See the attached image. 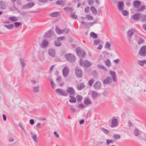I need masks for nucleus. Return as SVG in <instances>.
<instances>
[{"mask_svg": "<svg viewBox=\"0 0 146 146\" xmlns=\"http://www.w3.org/2000/svg\"><path fill=\"white\" fill-rule=\"evenodd\" d=\"M27 5L28 6V7H29V8L30 9V8H32L34 6V4L33 2H31L29 3H28Z\"/></svg>", "mask_w": 146, "mask_h": 146, "instance_id": "obj_48", "label": "nucleus"}, {"mask_svg": "<svg viewBox=\"0 0 146 146\" xmlns=\"http://www.w3.org/2000/svg\"><path fill=\"white\" fill-rule=\"evenodd\" d=\"M141 4V2L140 1L136 0L133 1V6L135 8L139 7Z\"/></svg>", "mask_w": 146, "mask_h": 146, "instance_id": "obj_17", "label": "nucleus"}, {"mask_svg": "<svg viewBox=\"0 0 146 146\" xmlns=\"http://www.w3.org/2000/svg\"><path fill=\"white\" fill-rule=\"evenodd\" d=\"M141 13H136L132 16V19L135 21H139L140 20Z\"/></svg>", "mask_w": 146, "mask_h": 146, "instance_id": "obj_10", "label": "nucleus"}, {"mask_svg": "<svg viewBox=\"0 0 146 146\" xmlns=\"http://www.w3.org/2000/svg\"><path fill=\"white\" fill-rule=\"evenodd\" d=\"M88 4L90 5H92L94 3V0H88Z\"/></svg>", "mask_w": 146, "mask_h": 146, "instance_id": "obj_53", "label": "nucleus"}, {"mask_svg": "<svg viewBox=\"0 0 146 146\" xmlns=\"http://www.w3.org/2000/svg\"><path fill=\"white\" fill-rule=\"evenodd\" d=\"M18 12L19 13L23 15H26L27 14V13L25 12H21L20 11H19Z\"/></svg>", "mask_w": 146, "mask_h": 146, "instance_id": "obj_60", "label": "nucleus"}, {"mask_svg": "<svg viewBox=\"0 0 146 146\" xmlns=\"http://www.w3.org/2000/svg\"><path fill=\"white\" fill-rule=\"evenodd\" d=\"M76 52L78 55L81 57H83L86 55V53L85 52H82L81 48L78 47L76 48Z\"/></svg>", "mask_w": 146, "mask_h": 146, "instance_id": "obj_6", "label": "nucleus"}, {"mask_svg": "<svg viewBox=\"0 0 146 146\" xmlns=\"http://www.w3.org/2000/svg\"><path fill=\"white\" fill-rule=\"evenodd\" d=\"M91 94L94 100L96 99L99 94L95 91H92L91 92Z\"/></svg>", "mask_w": 146, "mask_h": 146, "instance_id": "obj_20", "label": "nucleus"}, {"mask_svg": "<svg viewBox=\"0 0 146 146\" xmlns=\"http://www.w3.org/2000/svg\"><path fill=\"white\" fill-rule=\"evenodd\" d=\"M54 33L52 30H50L48 33L44 35V36L46 38H50L54 35Z\"/></svg>", "mask_w": 146, "mask_h": 146, "instance_id": "obj_15", "label": "nucleus"}, {"mask_svg": "<svg viewBox=\"0 0 146 146\" xmlns=\"http://www.w3.org/2000/svg\"><path fill=\"white\" fill-rule=\"evenodd\" d=\"M78 106L79 108H82L85 107V105H84L83 104H79Z\"/></svg>", "mask_w": 146, "mask_h": 146, "instance_id": "obj_64", "label": "nucleus"}, {"mask_svg": "<svg viewBox=\"0 0 146 146\" xmlns=\"http://www.w3.org/2000/svg\"><path fill=\"white\" fill-rule=\"evenodd\" d=\"M20 64L22 66L23 68V67L25 66V60H24L22 58H20Z\"/></svg>", "mask_w": 146, "mask_h": 146, "instance_id": "obj_43", "label": "nucleus"}, {"mask_svg": "<svg viewBox=\"0 0 146 146\" xmlns=\"http://www.w3.org/2000/svg\"><path fill=\"white\" fill-rule=\"evenodd\" d=\"M90 36L94 38H96L97 37V35L93 32H92L90 33Z\"/></svg>", "mask_w": 146, "mask_h": 146, "instance_id": "obj_40", "label": "nucleus"}, {"mask_svg": "<svg viewBox=\"0 0 146 146\" xmlns=\"http://www.w3.org/2000/svg\"><path fill=\"white\" fill-rule=\"evenodd\" d=\"M80 65L81 66L88 68L91 65V63L87 60H84L82 59H80Z\"/></svg>", "mask_w": 146, "mask_h": 146, "instance_id": "obj_2", "label": "nucleus"}, {"mask_svg": "<svg viewBox=\"0 0 146 146\" xmlns=\"http://www.w3.org/2000/svg\"><path fill=\"white\" fill-rule=\"evenodd\" d=\"M94 82V80L93 79L90 80L88 82V84L90 86H92L93 83Z\"/></svg>", "mask_w": 146, "mask_h": 146, "instance_id": "obj_54", "label": "nucleus"}, {"mask_svg": "<svg viewBox=\"0 0 146 146\" xmlns=\"http://www.w3.org/2000/svg\"><path fill=\"white\" fill-rule=\"evenodd\" d=\"M141 21L143 22H146V15L141 13V16L140 17Z\"/></svg>", "mask_w": 146, "mask_h": 146, "instance_id": "obj_25", "label": "nucleus"}, {"mask_svg": "<svg viewBox=\"0 0 146 146\" xmlns=\"http://www.w3.org/2000/svg\"><path fill=\"white\" fill-rule=\"evenodd\" d=\"M65 38L64 36H62L57 38V40L59 41H61L62 40L65 39Z\"/></svg>", "mask_w": 146, "mask_h": 146, "instance_id": "obj_55", "label": "nucleus"}, {"mask_svg": "<svg viewBox=\"0 0 146 146\" xmlns=\"http://www.w3.org/2000/svg\"><path fill=\"white\" fill-rule=\"evenodd\" d=\"M70 97L71 99L69 100V101L71 103H75L76 102V100L75 98L71 96H70Z\"/></svg>", "mask_w": 146, "mask_h": 146, "instance_id": "obj_38", "label": "nucleus"}, {"mask_svg": "<svg viewBox=\"0 0 146 146\" xmlns=\"http://www.w3.org/2000/svg\"><path fill=\"white\" fill-rule=\"evenodd\" d=\"M119 12L121 13V14L123 16H126L128 15L129 12L127 10H124L123 9L122 11H120Z\"/></svg>", "mask_w": 146, "mask_h": 146, "instance_id": "obj_30", "label": "nucleus"}, {"mask_svg": "<svg viewBox=\"0 0 146 146\" xmlns=\"http://www.w3.org/2000/svg\"><path fill=\"white\" fill-rule=\"evenodd\" d=\"M91 10L92 12L93 15H95L97 14V10L94 7L92 6L91 7Z\"/></svg>", "mask_w": 146, "mask_h": 146, "instance_id": "obj_29", "label": "nucleus"}, {"mask_svg": "<svg viewBox=\"0 0 146 146\" xmlns=\"http://www.w3.org/2000/svg\"><path fill=\"white\" fill-rule=\"evenodd\" d=\"M61 80L62 79L61 77H59L56 79V82H57L59 83L60 82H61Z\"/></svg>", "mask_w": 146, "mask_h": 146, "instance_id": "obj_63", "label": "nucleus"}, {"mask_svg": "<svg viewBox=\"0 0 146 146\" xmlns=\"http://www.w3.org/2000/svg\"><path fill=\"white\" fill-rule=\"evenodd\" d=\"M69 31V29H65L63 30H62V32L63 33H68Z\"/></svg>", "mask_w": 146, "mask_h": 146, "instance_id": "obj_62", "label": "nucleus"}, {"mask_svg": "<svg viewBox=\"0 0 146 146\" xmlns=\"http://www.w3.org/2000/svg\"><path fill=\"white\" fill-rule=\"evenodd\" d=\"M92 74L93 77L96 78H98V75L97 72L95 70H93L92 72Z\"/></svg>", "mask_w": 146, "mask_h": 146, "instance_id": "obj_28", "label": "nucleus"}, {"mask_svg": "<svg viewBox=\"0 0 146 146\" xmlns=\"http://www.w3.org/2000/svg\"><path fill=\"white\" fill-rule=\"evenodd\" d=\"M135 31V29H132L129 30L126 33L127 38L129 43L131 42V38L133 35Z\"/></svg>", "mask_w": 146, "mask_h": 146, "instance_id": "obj_3", "label": "nucleus"}, {"mask_svg": "<svg viewBox=\"0 0 146 146\" xmlns=\"http://www.w3.org/2000/svg\"><path fill=\"white\" fill-rule=\"evenodd\" d=\"M111 46V43L109 42H107L105 44V47L106 48L108 49V50L110 49V47Z\"/></svg>", "mask_w": 146, "mask_h": 146, "instance_id": "obj_34", "label": "nucleus"}, {"mask_svg": "<svg viewBox=\"0 0 146 146\" xmlns=\"http://www.w3.org/2000/svg\"><path fill=\"white\" fill-rule=\"evenodd\" d=\"M64 9L67 11H72V9L68 7H66L64 8Z\"/></svg>", "mask_w": 146, "mask_h": 146, "instance_id": "obj_51", "label": "nucleus"}, {"mask_svg": "<svg viewBox=\"0 0 146 146\" xmlns=\"http://www.w3.org/2000/svg\"><path fill=\"white\" fill-rule=\"evenodd\" d=\"M10 23L9 21H4L3 26L8 29H12L14 27V25L13 24H10Z\"/></svg>", "mask_w": 146, "mask_h": 146, "instance_id": "obj_4", "label": "nucleus"}, {"mask_svg": "<svg viewBox=\"0 0 146 146\" xmlns=\"http://www.w3.org/2000/svg\"><path fill=\"white\" fill-rule=\"evenodd\" d=\"M71 18L73 19H76L77 17L76 15L74 13H70Z\"/></svg>", "mask_w": 146, "mask_h": 146, "instance_id": "obj_45", "label": "nucleus"}, {"mask_svg": "<svg viewBox=\"0 0 146 146\" xmlns=\"http://www.w3.org/2000/svg\"><path fill=\"white\" fill-rule=\"evenodd\" d=\"M101 86V83L99 81H96L94 84L93 87L96 89H99Z\"/></svg>", "mask_w": 146, "mask_h": 146, "instance_id": "obj_16", "label": "nucleus"}, {"mask_svg": "<svg viewBox=\"0 0 146 146\" xmlns=\"http://www.w3.org/2000/svg\"><path fill=\"white\" fill-rule=\"evenodd\" d=\"M55 91L57 92L63 96H67L68 94L67 93L62 89H56Z\"/></svg>", "mask_w": 146, "mask_h": 146, "instance_id": "obj_12", "label": "nucleus"}, {"mask_svg": "<svg viewBox=\"0 0 146 146\" xmlns=\"http://www.w3.org/2000/svg\"><path fill=\"white\" fill-rule=\"evenodd\" d=\"M48 44V40L46 39H44L42 41L41 46L42 48H45L47 46Z\"/></svg>", "mask_w": 146, "mask_h": 146, "instance_id": "obj_21", "label": "nucleus"}, {"mask_svg": "<svg viewBox=\"0 0 146 146\" xmlns=\"http://www.w3.org/2000/svg\"><path fill=\"white\" fill-rule=\"evenodd\" d=\"M6 8L5 5L2 1H0V9H4Z\"/></svg>", "mask_w": 146, "mask_h": 146, "instance_id": "obj_32", "label": "nucleus"}, {"mask_svg": "<svg viewBox=\"0 0 146 146\" xmlns=\"http://www.w3.org/2000/svg\"><path fill=\"white\" fill-rule=\"evenodd\" d=\"M32 90L35 93H38L40 91V87L38 86L33 87Z\"/></svg>", "mask_w": 146, "mask_h": 146, "instance_id": "obj_23", "label": "nucleus"}, {"mask_svg": "<svg viewBox=\"0 0 146 146\" xmlns=\"http://www.w3.org/2000/svg\"><path fill=\"white\" fill-rule=\"evenodd\" d=\"M64 3V1H58L56 2V4L57 5H63Z\"/></svg>", "mask_w": 146, "mask_h": 146, "instance_id": "obj_44", "label": "nucleus"}, {"mask_svg": "<svg viewBox=\"0 0 146 146\" xmlns=\"http://www.w3.org/2000/svg\"><path fill=\"white\" fill-rule=\"evenodd\" d=\"M13 3H15L16 1L18 5H22V2L21 0H11Z\"/></svg>", "mask_w": 146, "mask_h": 146, "instance_id": "obj_42", "label": "nucleus"}, {"mask_svg": "<svg viewBox=\"0 0 146 146\" xmlns=\"http://www.w3.org/2000/svg\"><path fill=\"white\" fill-rule=\"evenodd\" d=\"M59 13L58 12H55L51 13L50 15V16L52 17H57Z\"/></svg>", "mask_w": 146, "mask_h": 146, "instance_id": "obj_31", "label": "nucleus"}, {"mask_svg": "<svg viewBox=\"0 0 146 146\" xmlns=\"http://www.w3.org/2000/svg\"><path fill=\"white\" fill-rule=\"evenodd\" d=\"M75 73L76 76L78 77L81 78L82 75V70L78 67L75 69Z\"/></svg>", "mask_w": 146, "mask_h": 146, "instance_id": "obj_9", "label": "nucleus"}, {"mask_svg": "<svg viewBox=\"0 0 146 146\" xmlns=\"http://www.w3.org/2000/svg\"><path fill=\"white\" fill-rule=\"evenodd\" d=\"M48 54L52 57H54L55 56L56 53L54 50L52 49H49L48 50Z\"/></svg>", "mask_w": 146, "mask_h": 146, "instance_id": "obj_19", "label": "nucleus"}, {"mask_svg": "<svg viewBox=\"0 0 146 146\" xmlns=\"http://www.w3.org/2000/svg\"><path fill=\"white\" fill-rule=\"evenodd\" d=\"M138 63L140 66H143L145 64H146V60H138Z\"/></svg>", "mask_w": 146, "mask_h": 146, "instance_id": "obj_35", "label": "nucleus"}, {"mask_svg": "<svg viewBox=\"0 0 146 146\" xmlns=\"http://www.w3.org/2000/svg\"><path fill=\"white\" fill-rule=\"evenodd\" d=\"M41 124L39 123H38L36 125L35 127L37 129L41 128L40 126Z\"/></svg>", "mask_w": 146, "mask_h": 146, "instance_id": "obj_61", "label": "nucleus"}, {"mask_svg": "<svg viewBox=\"0 0 146 146\" xmlns=\"http://www.w3.org/2000/svg\"><path fill=\"white\" fill-rule=\"evenodd\" d=\"M67 92L71 96L74 95L75 93L74 90L72 87L68 88L67 90Z\"/></svg>", "mask_w": 146, "mask_h": 146, "instance_id": "obj_14", "label": "nucleus"}, {"mask_svg": "<svg viewBox=\"0 0 146 146\" xmlns=\"http://www.w3.org/2000/svg\"><path fill=\"white\" fill-rule=\"evenodd\" d=\"M65 57L68 61L73 63L76 60V57L74 55L72 54L67 53L65 55Z\"/></svg>", "mask_w": 146, "mask_h": 146, "instance_id": "obj_1", "label": "nucleus"}, {"mask_svg": "<svg viewBox=\"0 0 146 146\" xmlns=\"http://www.w3.org/2000/svg\"><path fill=\"white\" fill-rule=\"evenodd\" d=\"M84 103L86 105L91 104L92 102L89 99H86L84 100Z\"/></svg>", "mask_w": 146, "mask_h": 146, "instance_id": "obj_26", "label": "nucleus"}, {"mask_svg": "<svg viewBox=\"0 0 146 146\" xmlns=\"http://www.w3.org/2000/svg\"><path fill=\"white\" fill-rule=\"evenodd\" d=\"M55 46L57 47L60 46L61 45V43L60 42L58 41H55L54 42Z\"/></svg>", "mask_w": 146, "mask_h": 146, "instance_id": "obj_47", "label": "nucleus"}, {"mask_svg": "<svg viewBox=\"0 0 146 146\" xmlns=\"http://www.w3.org/2000/svg\"><path fill=\"white\" fill-rule=\"evenodd\" d=\"M50 84L52 88L53 89L54 88L56 87V86L53 82L52 80H50Z\"/></svg>", "mask_w": 146, "mask_h": 146, "instance_id": "obj_52", "label": "nucleus"}, {"mask_svg": "<svg viewBox=\"0 0 146 146\" xmlns=\"http://www.w3.org/2000/svg\"><path fill=\"white\" fill-rule=\"evenodd\" d=\"M76 98L78 102H80L82 100V97L81 96L78 95L76 96Z\"/></svg>", "mask_w": 146, "mask_h": 146, "instance_id": "obj_37", "label": "nucleus"}, {"mask_svg": "<svg viewBox=\"0 0 146 146\" xmlns=\"http://www.w3.org/2000/svg\"><path fill=\"white\" fill-rule=\"evenodd\" d=\"M88 19L90 20L93 19V17L89 15H87L86 16Z\"/></svg>", "mask_w": 146, "mask_h": 146, "instance_id": "obj_57", "label": "nucleus"}, {"mask_svg": "<svg viewBox=\"0 0 146 146\" xmlns=\"http://www.w3.org/2000/svg\"><path fill=\"white\" fill-rule=\"evenodd\" d=\"M113 81L112 78L110 76H108L104 80L103 82L104 84H110L112 83Z\"/></svg>", "mask_w": 146, "mask_h": 146, "instance_id": "obj_8", "label": "nucleus"}, {"mask_svg": "<svg viewBox=\"0 0 146 146\" xmlns=\"http://www.w3.org/2000/svg\"><path fill=\"white\" fill-rule=\"evenodd\" d=\"M14 25L15 28H17L21 26V23L19 22H15L14 23Z\"/></svg>", "mask_w": 146, "mask_h": 146, "instance_id": "obj_49", "label": "nucleus"}, {"mask_svg": "<svg viewBox=\"0 0 146 146\" xmlns=\"http://www.w3.org/2000/svg\"><path fill=\"white\" fill-rule=\"evenodd\" d=\"M70 70L67 66L65 67L62 70V74L65 77H66L68 75Z\"/></svg>", "mask_w": 146, "mask_h": 146, "instance_id": "obj_11", "label": "nucleus"}, {"mask_svg": "<svg viewBox=\"0 0 146 146\" xmlns=\"http://www.w3.org/2000/svg\"><path fill=\"white\" fill-rule=\"evenodd\" d=\"M33 140L35 141H37V138L36 135H33L32 137Z\"/></svg>", "mask_w": 146, "mask_h": 146, "instance_id": "obj_56", "label": "nucleus"}, {"mask_svg": "<svg viewBox=\"0 0 146 146\" xmlns=\"http://www.w3.org/2000/svg\"><path fill=\"white\" fill-rule=\"evenodd\" d=\"M138 55L142 56H146V46H144L141 47L138 53Z\"/></svg>", "mask_w": 146, "mask_h": 146, "instance_id": "obj_5", "label": "nucleus"}, {"mask_svg": "<svg viewBox=\"0 0 146 146\" xmlns=\"http://www.w3.org/2000/svg\"><path fill=\"white\" fill-rule=\"evenodd\" d=\"M97 23V20H95L94 22H90L89 23V24L90 26H91L94 24Z\"/></svg>", "mask_w": 146, "mask_h": 146, "instance_id": "obj_58", "label": "nucleus"}, {"mask_svg": "<svg viewBox=\"0 0 146 146\" xmlns=\"http://www.w3.org/2000/svg\"><path fill=\"white\" fill-rule=\"evenodd\" d=\"M104 63L108 67H110L111 66V63L109 59H108L105 61Z\"/></svg>", "mask_w": 146, "mask_h": 146, "instance_id": "obj_39", "label": "nucleus"}, {"mask_svg": "<svg viewBox=\"0 0 146 146\" xmlns=\"http://www.w3.org/2000/svg\"><path fill=\"white\" fill-rule=\"evenodd\" d=\"M100 129L103 132L106 134H107L109 133V131L104 128L101 127Z\"/></svg>", "mask_w": 146, "mask_h": 146, "instance_id": "obj_41", "label": "nucleus"}, {"mask_svg": "<svg viewBox=\"0 0 146 146\" xmlns=\"http://www.w3.org/2000/svg\"><path fill=\"white\" fill-rule=\"evenodd\" d=\"M118 124V122L117 121V119L115 117H113L111 119V127H116L117 125Z\"/></svg>", "mask_w": 146, "mask_h": 146, "instance_id": "obj_13", "label": "nucleus"}, {"mask_svg": "<svg viewBox=\"0 0 146 146\" xmlns=\"http://www.w3.org/2000/svg\"><path fill=\"white\" fill-rule=\"evenodd\" d=\"M117 6L118 10L119 12L123 9L124 7V4L123 1H119L117 2Z\"/></svg>", "mask_w": 146, "mask_h": 146, "instance_id": "obj_7", "label": "nucleus"}, {"mask_svg": "<svg viewBox=\"0 0 146 146\" xmlns=\"http://www.w3.org/2000/svg\"><path fill=\"white\" fill-rule=\"evenodd\" d=\"M100 42V40H96L94 41V44L95 45H97Z\"/></svg>", "mask_w": 146, "mask_h": 146, "instance_id": "obj_59", "label": "nucleus"}, {"mask_svg": "<svg viewBox=\"0 0 146 146\" xmlns=\"http://www.w3.org/2000/svg\"><path fill=\"white\" fill-rule=\"evenodd\" d=\"M133 133L134 135L137 136H139L140 134V132L137 129H135Z\"/></svg>", "mask_w": 146, "mask_h": 146, "instance_id": "obj_36", "label": "nucleus"}, {"mask_svg": "<svg viewBox=\"0 0 146 146\" xmlns=\"http://www.w3.org/2000/svg\"><path fill=\"white\" fill-rule=\"evenodd\" d=\"M144 42V40L141 37H139L138 41V44H142Z\"/></svg>", "mask_w": 146, "mask_h": 146, "instance_id": "obj_46", "label": "nucleus"}, {"mask_svg": "<svg viewBox=\"0 0 146 146\" xmlns=\"http://www.w3.org/2000/svg\"><path fill=\"white\" fill-rule=\"evenodd\" d=\"M146 9L145 6L144 5H141L137 9L136 11L137 12H140L143 11Z\"/></svg>", "mask_w": 146, "mask_h": 146, "instance_id": "obj_22", "label": "nucleus"}, {"mask_svg": "<svg viewBox=\"0 0 146 146\" xmlns=\"http://www.w3.org/2000/svg\"><path fill=\"white\" fill-rule=\"evenodd\" d=\"M85 87V86L83 83L77 85V89L79 90H81Z\"/></svg>", "mask_w": 146, "mask_h": 146, "instance_id": "obj_24", "label": "nucleus"}, {"mask_svg": "<svg viewBox=\"0 0 146 146\" xmlns=\"http://www.w3.org/2000/svg\"><path fill=\"white\" fill-rule=\"evenodd\" d=\"M9 19L11 21L15 22L18 21V19L15 16H12L9 17Z\"/></svg>", "mask_w": 146, "mask_h": 146, "instance_id": "obj_27", "label": "nucleus"}, {"mask_svg": "<svg viewBox=\"0 0 146 146\" xmlns=\"http://www.w3.org/2000/svg\"><path fill=\"white\" fill-rule=\"evenodd\" d=\"M109 74L111 76L113 81L115 82L116 81L115 72L114 71L110 70L109 72Z\"/></svg>", "mask_w": 146, "mask_h": 146, "instance_id": "obj_18", "label": "nucleus"}, {"mask_svg": "<svg viewBox=\"0 0 146 146\" xmlns=\"http://www.w3.org/2000/svg\"><path fill=\"white\" fill-rule=\"evenodd\" d=\"M55 30L57 33L58 34H60L63 33V32H62V30H61L60 29L59 27L57 26L56 27Z\"/></svg>", "mask_w": 146, "mask_h": 146, "instance_id": "obj_33", "label": "nucleus"}, {"mask_svg": "<svg viewBox=\"0 0 146 146\" xmlns=\"http://www.w3.org/2000/svg\"><path fill=\"white\" fill-rule=\"evenodd\" d=\"M113 137L116 140L117 139H119L121 137L119 135H116L115 134H114L113 135Z\"/></svg>", "mask_w": 146, "mask_h": 146, "instance_id": "obj_50", "label": "nucleus"}]
</instances>
